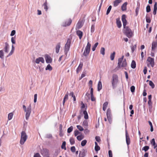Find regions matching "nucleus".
<instances>
[{
	"label": "nucleus",
	"instance_id": "1",
	"mask_svg": "<svg viewBox=\"0 0 157 157\" xmlns=\"http://www.w3.org/2000/svg\"><path fill=\"white\" fill-rule=\"evenodd\" d=\"M22 107L24 110L25 112V118L27 120H28L29 118V117L30 116L31 110L32 108L31 104H30L29 106L26 108V106L23 105L22 106Z\"/></svg>",
	"mask_w": 157,
	"mask_h": 157
},
{
	"label": "nucleus",
	"instance_id": "2",
	"mask_svg": "<svg viewBox=\"0 0 157 157\" xmlns=\"http://www.w3.org/2000/svg\"><path fill=\"white\" fill-rule=\"evenodd\" d=\"M124 57V56H123L121 58H119L118 59L117 67L119 68L121 67H125L127 65L125 59L123 61Z\"/></svg>",
	"mask_w": 157,
	"mask_h": 157
},
{
	"label": "nucleus",
	"instance_id": "3",
	"mask_svg": "<svg viewBox=\"0 0 157 157\" xmlns=\"http://www.w3.org/2000/svg\"><path fill=\"white\" fill-rule=\"evenodd\" d=\"M28 138L27 135L24 131H22L21 134V138L20 143L21 145H23L26 141Z\"/></svg>",
	"mask_w": 157,
	"mask_h": 157
},
{
	"label": "nucleus",
	"instance_id": "4",
	"mask_svg": "<svg viewBox=\"0 0 157 157\" xmlns=\"http://www.w3.org/2000/svg\"><path fill=\"white\" fill-rule=\"evenodd\" d=\"M91 46V44L89 42H88L87 43V44L85 48L84 52L83 53V56L86 57L89 54Z\"/></svg>",
	"mask_w": 157,
	"mask_h": 157
},
{
	"label": "nucleus",
	"instance_id": "5",
	"mask_svg": "<svg viewBox=\"0 0 157 157\" xmlns=\"http://www.w3.org/2000/svg\"><path fill=\"white\" fill-rule=\"evenodd\" d=\"M15 40H16V37L15 36L14 37H12V38H11V41L12 43V49H11V50L10 51V52L9 54L7 56V57H8L9 56H11L14 52V49H15V48H14V46L13 45V44H15V43H16Z\"/></svg>",
	"mask_w": 157,
	"mask_h": 157
},
{
	"label": "nucleus",
	"instance_id": "6",
	"mask_svg": "<svg viewBox=\"0 0 157 157\" xmlns=\"http://www.w3.org/2000/svg\"><path fill=\"white\" fill-rule=\"evenodd\" d=\"M118 82L117 76L116 75H113L112 77V86L113 89H114L116 86Z\"/></svg>",
	"mask_w": 157,
	"mask_h": 157
},
{
	"label": "nucleus",
	"instance_id": "7",
	"mask_svg": "<svg viewBox=\"0 0 157 157\" xmlns=\"http://www.w3.org/2000/svg\"><path fill=\"white\" fill-rule=\"evenodd\" d=\"M71 44V40L70 39H68L66 43L64 46V52L66 54H67L69 50Z\"/></svg>",
	"mask_w": 157,
	"mask_h": 157
},
{
	"label": "nucleus",
	"instance_id": "8",
	"mask_svg": "<svg viewBox=\"0 0 157 157\" xmlns=\"http://www.w3.org/2000/svg\"><path fill=\"white\" fill-rule=\"evenodd\" d=\"M124 28V33L126 36L129 38L132 37V33L131 29L128 27H126Z\"/></svg>",
	"mask_w": 157,
	"mask_h": 157
},
{
	"label": "nucleus",
	"instance_id": "9",
	"mask_svg": "<svg viewBox=\"0 0 157 157\" xmlns=\"http://www.w3.org/2000/svg\"><path fill=\"white\" fill-rule=\"evenodd\" d=\"M72 22V20L71 19H69L67 21L63 22L62 24V26L63 27H66L70 25Z\"/></svg>",
	"mask_w": 157,
	"mask_h": 157
},
{
	"label": "nucleus",
	"instance_id": "10",
	"mask_svg": "<svg viewBox=\"0 0 157 157\" xmlns=\"http://www.w3.org/2000/svg\"><path fill=\"white\" fill-rule=\"evenodd\" d=\"M147 61L150 64L152 67H153L154 66L155 62L154 59L150 57H148L147 58Z\"/></svg>",
	"mask_w": 157,
	"mask_h": 157
},
{
	"label": "nucleus",
	"instance_id": "11",
	"mask_svg": "<svg viewBox=\"0 0 157 157\" xmlns=\"http://www.w3.org/2000/svg\"><path fill=\"white\" fill-rule=\"evenodd\" d=\"M122 21L123 23V26L124 28H125L126 25H127V21L126 19V15L125 14H123L122 16Z\"/></svg>",
	"mask_w": 157,
	"mask_h": 157
},
{
	"label": "nucleus",
	"instance_id": "12",
	"mask_svg": "<svg viewBox=\"0 0 157 157\" xmlns=\"http://www.w3.org/2000/svg\"><path fill=\"white\" fill-rule=\"evenodd\" d=\"M41 153L44 156H48V151L46 149H43L41 151Z\"/></svg>",
	"mask_w": 157,
	"mask_h": 157
},
{
	"label": "nucleus",
	"instance_id": "13",
	"mask_svg": "<svg viewBox=\"0 0 157 157\" xmlns=\"http://www.w3.org/2000/svg\"><path fill=\"white\" fill-rule=\"evenodd\" d=\"M40 62H41L42 63H44V60L43 57H40L36 59L35 62L37 64L39 63Z\"/></svg>",
	"mask_w": 157,
	"mask_h": 157
},
{
	"label": "nucleus",
	"instance_id": "14",
	"mask_svg": "<svg viewBox=\"0 0 157 157\" xmlns=\"http://www.w3.org/2000/svg\"><path fill=\"white\" fill-rule=\"evenodd\" d=\"M126 140V143L128 145H129L130 143V140L129 136L127 131L125 132Z\"/></svg>",
	"mask_w": 157,
	"mask_h": 157
},
{
	"label": "nucleus",
	"instance_id": "15",
	"mask_svg": "<svg viewBox=\"0 0 157 157\" xmlns=\"http://www.w3.org/2000/svg\"><path fill=\"white\" fill-rule=\"evenodd\" d=\"M46 62L47 63H51L52 62L51 58L48 55H46L45 57Z\"/></svg>",
	"mask_w": 157,
	"mask_h": 157
},
{
	"label": "nucleus",
	"instance_id": "16",
	"mask_svg": "<svg viewBox=\"0 0 157 157\" xmlns=\"http://www.w3.org/2000/svg\"><path fill=\"white\" fill-rule=\"evenodd\" d=\"M157 47V41H153L152 43L151 49L154 51Z\"/></svg>",
	"mask_w": 157,
	"mask_h": 157
},
{
	"label": "nucleus",
	"instance_id": "17",
	"mask_svg": "<svg viewBox=\"0 0 157 157\" xmlns=\"http://www.w3.org/2000/svg\"><path fill=\"white\" fill-rule=\"evenodd\" d=\"M10 46L9 44L7 42L5 43V47L4 48V51L6 53H8L9 51Z\"/></svg>",
	"mask_w": 157,
	"mask_h": 157
},
{
	"label": "nucleus",
	"instance_id": "18",
	"mask_svg": "<svg viewBox=\"0 0 157 157\" xmlns=\"http://www.w3.org/2000/svg\"><path fill=\"white\" fill-rule=\"evenodd\" d=\"M86 151L84 149H83L82 150L80 151L79 157H84L85 156L86 154Z\"/></svg>",
	"mask_w": 157,
	"mask_h": 157
},
{
	"label": "nucleus",
	"instance_id": "19",
	"mask_svg": "<svg viewBox=\"0 0 157 157\" xmlns=\"http://www.w3.org/2000/svg\"><path fill=\"white\" fill-rule=\"evenodd\" d=\"M148 109L149 110V111L150 112H151L152 111V103L151 100H148Z\"/></svg>",
	"mask_w": 157,
	"mask_h": 157
},
{
	"label": "nucleus",
	"instance_id": "20",
	"mask_svg": "<svg viewBox=\"0 0 157 157\" xmlns=\"http://www.w3.org/2000/svg\"><path fill=\"white\" fill-rule=\"evenodd\" d=\"M76 34L78 36L80 39H81L83 35L82 32L79 30H77L76 31Z\"/></svg>",
	"mask_w": 157,
	"mask_h": 157
},
{
	"label": "nucleus",
	"instance_id": "21",
	"mask_svg": "<svg viewBox=\"0 0 157 157\" xmlns=\"http://www.w3.org/2000/svg\"><path fill=\"white\" fill-rule=\"evenodd\" d=\"M128 4L127 2H124L121 6V9L123 11H125L127 9V5Z\"/></svg>",
	"mask_w": 157,
	"mask_h": 157
},
{
	"label": "nucleus",
	"instance_id": "22",
	"mask_svg": "<svg viewBox=\"0 0 157 157\" xmlns=\"http://www.w3.org/2000/svg\"><path fill=\"white\" fill-rule=\"evenodd\" d=\"M81 112H82L83 114H84V118L86 119H87L88 118V116L87 113V111L86 110H81Z\"/></svg>",
	"mask_w": 157,
	"mask_h": 157
},
{
	"label": "nucleus",
	"instance_id": "23",
	"mask_svg": "<svg viewBox=\"0 0 157 157\" xmlns=\"http://www.w3.org/2000/svg\"><path fill=\"white\" fill-rule=\"evenodd\" d=\"M83 25V23L82 21H79L76 25V28L79 29L82 27Z\"/></svg>",
	"mask_w": 157,
	"mask_h": 157
},
{
	"label": "nucleus",
	"instance_id": "24",
	"mask_svg": "<svg viewBox=\"0 0 157 157\" xmlns=\"http://www.w3.org/2000/svg\"><path fill=\"white\" fill-rule=\"evenodd\" d=\"M68 92H67V93L65 94L64 97V98L63 101V105H64V103H65V101L68 100Z\"/></svg>",
	"mask_w": 157,
	"mask_h": 157
},
{
	"label": "nucleus",
	"instance_id": "25",
	"mask_svg": "<svg viewBox=\"0 0 157 157\" xmlns=\"http://www.w3.org/2000/svg\"><path fill=\"white\" fill-rule=\"evenodd\" d=\"M60 47V43H59L57 44L56 47V52L57 53H58L59 52Z\"/></svg>",
	"mask_w": 157,
	"mask_h": 157
},
{
	"label": "nucleus",
	"instance_id": "26",
	"mask_svg": "<svg viewBox=\"0 0 157 157\" xmlns=\"http://www.w3.org/2000/svg\"><path fill=\"white\" fill-rule=\"evenodd\" d=\"M102 88V85L101 82V81H99L98 84V91H100Z\"/></svg>",
	"mask_w": 157,
	"mask_h": 157
},
{
	"label": "nucleus",
	"instance_id": "27",
	"mask_svg": "<svg viewBox=\"0 0 157 157\" xmlns=\"http://www.w3.org/2000/svg\"><path fill=\"white\" fill-rule=\"evenodd\" d=\"M157 3L156 2H155V4L154 6V10L153 11V14L155 15L156 13V11L157 10Z\"/></svg>",
	"mask_w": 157,
	"mask_h": 157
},
{
	"label": "nucleus",
	"instance_id": "28",
	"mask_svg": "<svg viewBox=\"0 0 157 157\" xmlns=\"http://www.w3.org/2000/svg\"><path fill=\"white\" fill-rule=\"evenodd\" d=\"M151 144L153 145L154 149L157 147V144L155 143V140L154 138L152 139L151 141Z\"/></svg>",
	"mask_w": 157,
	"mask_h": 157
},
{
	"label": "nucleus",
	"instance_id": "29",
	"mask_svg": "<svg viewBox=\"0 0 157 157\" xmlns=\"http://www.w3.org/2000/svg\"><path fill=\"white\" fill-rule=\"evenodd\" d=\"M121 2V0H116L113 2V6L114 7L117 6Z\"/></svg>",
	"mask_w": 157,
	"mask_h": 157
},
{
	"label": "nucleus",
	"instance_id": "30",
	"mask_svg": "<svg viewBox=\"0 0 157 157\" xmlns=\"http://www.w3.org/2000/svg\"><path fill=\"white\" fill-rule=\"evenodd\" d=\"M82 66H83L82 63L81 62L80 63L78 67L77 68V71H76V72H77V73H78L79 71L81 70L82 67Z\"/></svg>",
	"mask_w": 157,
	"mask_h": 157
},
{
	"label": "nucleus",
	"instance_id": "31",
	"mask_svg": "<svg viewBox=\"0 0 157 157\" xmlns=\"http://www.w3.org/2000/svg\"><path fill=\"white\" fill-rule=\"evenodd\" d=\"M116 23L117 27L120 28L121 26V21L118 18L116 19Z\"/></svg>",
	"mask_w": 157,
	"mask_h": 157
},
{
	"label": "nucleus",
	"instance_id": "32",
	"mask_svg": "<svg viewBox=\"0 0 157 157\" xmlns=\"http://www.w3.org/2000/svg\"><path fill=\"white\" fill-rule=\"evenodd\" d=\"M108 104V102H105L103 104V111H105L106 110Z\"/></svg>",
	"mask_w": 157,
	"mask_h": 157
},
{
	"label": "nucleus",
	"instance_id": "33",
	"mask_svg": "<svg viewBox=\"0 0 157 157\" xmlns=\"http://www.w3.org/2000/svg\"><path fill=\"white\" fill-rule=\"evenodd\" d=\"M131 67L133 68L134 69L136 67V63L135 61L133 60L131 63Z\"/></svg>",
	"mask_w": 157,
	"mask_h": 157
},
{
	"label": "nucleus",
	"instance_id": "34",
	"mask_svg": "<svg viewBox=\"0 0 157 157\" xmlns=\"http://www.w3.org/2000/svg\"><path fill=\"white\" fill-rule=\"evenodd\" d=\"M43 6H44V8L46 11H47L48 9V7L47 6V0H46L44 3L43 5Z\"/></svg>",
	"mask_w": 157,
	"mask_h": 157
},
{
	"label": "nucleus",
	"instance_id": "35",
	"mask_svg": "<svg viewBox=\"0 0 157 157\" xmlns=\"http://www.w3.org/2000/svg\"><path fill=\"white\" fill-rule=\"evenodd\" d=\"M110 110L108 109L107 111V116L108 119L109 121V119L110 118Z\"/></svg>",
	"mask_w": 157,
	"mask_h": 157
},
{
	"label": "nucleus",
	"instance_id": "36",
	"mask_svg": "<svg viewBox=\"0 0 157 157\" xmlns=\"http://www.w3.org/2000/svg\"><path fill=\"white\" fill-rule=\"evenodd\" d=\"M13 113H9L8 115V120H11L13 118Z\"/></svg>",
	"mask_w": 157,
	"mask_h": 157
},
{
	"label": "nucleus",
	"instance_id": "37",
	"mask_svg": "<svg viewBox=\"0 0 157 157\" xmlns=\"http://www.w3.org/2000/svg\"><path fill=\"white\" fill-rule=\"evenodd\" d=\"M0 58L2 59H3L4 58V54L3 50L0 51Z\"/></svg>",
	"mask_w": 157,
	"mask_h": 157
},
{
	"label": "nucleus",
	"instance_id": "38",
	"mask_svg": "<svg viewBox=\"0 0 157 157\" xmlns=\"http://www.w3.org/2000/svg\"><path fill=\"white\" fill-rule=\"evenodd\" d=\"M70 96H71L73 98V100L74 101H75L76 100V98L75 95H74V93L73 92H71L70 94Z\"/></svg>",
	"mask_w": 157,
	"mask_h": 157
},
{
	"label": "nucleus",
	"instance_id": "39",
	"mask_svg": "<svg viewBox=\"0 0 157 157\" xmlns=\"http://www.w3.org/2000/svg\"><path fill=\"white\" fill-rule=\"evenodd\" d=\"M45 70H48L49 71H51L52 70V67L50 64H48L46 67Z\"/></svg>",
	"mask_w": 157,
	"mask_h": 157
},
{
	"label": "nucleus",
	"instance_id": "40",
	"mask_svg": "<svg viewBox=\"0 0 157 157\" xmlns=\"http://www.w3.org/2000/svg\"><path fill=\"white\" fill-rule=\"evenodd\" d=\"M84 138V136L82 135H80L78 136L77 137V139L79 141H81V140H82L83 138Z\"/></svg>",
	"mask_w": 157,
	"mask_h": 157
},
{
	"label": "nucleus",
	"instance_id": "41",
	"mask_svg": "<svg viewBox=\"0 0 157 157\" xmlns=\"http://www.w3.org/2000/svg\"><path fill=\"white\" fill-rule=\"evenodd\" d=\"M149 148L148 146H145L143 147L142 148L143 151H144L145 152L147 151Z\"/></svg>",
	"mask_w": 157,
	"mask_h": 157
},
{
	"label": "nucleus",
	"instance_id": "42",
	"mask_svg": "<svg viewBox=\"0 0 157 157\" xmlns=\"http://www.w3.org/2000/svg\"><path fill=\"white\" fill-rule=\"evenodd\" d=\"M98 44V42L96 43L93 46L92 48V50L93 51H94L95 50L96 48L97 47Z\"/></svg>",
	"mask_w": 157,
	"mask_h": 157
},
{
	"label": "nucleus",
	"instance_id": "43",
	"mask_svg": "<svg viewBox=\"0 0 157 157\" xmlns=\"http://www.w3.org/2000/svg\"><path fill=\"white\" fill-rule=\"evenodd\" d=\"M87 140H82L81 143V145L83 147L85 145L86 143H87Z\"/></svg>",
	"mask_w": 157,
	"mask_h": 157
},
{
	"label": "nucleus",
	"instance_id": "44",
	"mask_svg": "<svg viewBox=\"0 0 157 157\" xmlns=\"http://www.w3.org/2000/svg\"><path fill=\"white\" fill-rule=\"evenodd\" d=\"M115 54V52H113L112 54H111L110 57L111 60H113L114 59Z\"/></svg>",
	"mask_w": 157,
	"mask_h": 157
},
{
	"label": "nucleus",
	"instance_id": "45",
	"mask_svg": "<svg viewBox=\"0 0 157 157\" xmlns=\"http://www.w3.org/2000/svg\"><path fill=\"white\" fill-rule=\"evenodd\" d=\"M61 148L62 149H64L65 150H66V142L65 141L63 142L61 146Z\"/></svg>",
	"mask_w": 157,
	"mask_h": 157
},
{
	"label": "nucleus",
	"instance_id": "46",
	"mask_svg": "<svg viewBox=\"0 0 157 157\" xmlns=\"http://www.w3.org/2000/svg\"><path fill=\"white\" fill-rule=\"evenodd\" d=\"M70 144L71 145H73L75 144V141L74 139L72 137H71L70 139Z\"/></svg>",
	"mask_w": 157,
	"mask_h": 157
},
{
	"label": "nucleus",
	"instance_id": "47",
	"mask_svg": "<svg viewBox=\"0 0 157 157\" xmlns=\"http://www.w3.org/2000/svg\"><path fill=\"white\" fill-rule=\"evenodd\" d=\"M148 122L150 125V131L151 132H152L153 131V128L152 124V123L150 121H149Z\"/></svg>",
	"mask_w": 157,
	"mask_h": 157
},
{
	"label": "nucleus",
	"instance_id": "48",
	"mask_svg": "<svg viewBox=\"0 0 157 157\" xmlns=\"http://www.w3.org/2000/svg\"><path fill=\"white\" fill-rule=\"evenodd\" d=\"M105 49L104 48L102 47L101 48L100 50V53L102 54V55H105Z\"/></svg>",
	"mask_w": 157,
	"mask_h": 157
},
{
	"label": "nucleus",
	"instance_id": "49",
	"mask_svg": "<svg viewBox=\"0 0 157 157\" xmlns=\"http://www.w3.org/2000/svg\"><path fill=\"white\" fill-rule=\"evenodd\" d=\"M149 85L152 88H154L155 87V85L151 81H149Z\"/></svg>",
	"mask_w": 157,
	"mask_h": 157
},
{
	"label": "nucleus",
	"instance_id": "50",
	"mask_svg": "<svg viewBox=\"0 0 157 157\" xmlns=\"http://www.w3.org/2000/svg\"><path fill=\"white\" fill-rule=\"evenodd\" d=\"M136 44H135L131 46V50L132 52H133L134 50L136 48Z\"/></svg>",
	"mask_w": 157,
	"mask_h": 157
},
{
	"label": "nucleus",
	"instance_id": "51",
	"mask_svg": "<svg viewBox=\"0 0 157 157\" xmlns=\"http://www.w3.org/2000/svg\"><path fill=\"white\" fill-rule=\"evenodd\" d=\"M73 128L72 126H71L69 128H68L67 130V132L69 133L71 132L72 131V130H73Z\"/></svg>",
	"mask_w": 157,
	"mask_h": 157
},
{
	"label": "nucleus",
	"instance_id": "52",
	"mask_svg": "<svg viewBox=\"0 0 157 157\" xmlns=\"http://www.w3.org/2000/svg\"><path fill=\"white\" fill-rule=\"evenodd\" d=\"M111 8H112V6H110L108 8V9L107 10L106 13V15H108L109 14V12L111 9Z\"/></svg>",
	"mask_w": 157,
	"mask_h": 157
},
{
	"label": "nucleus",
	"instance_id": "53",
	"mask_svg": "<svg viewBox=\"0 0 157 157\" xmlns=\"http://www.w3.org/2000/svg\"><path fill=\"white\" fill-rule=\"evenodd\" d=\"M151 11V8L150 6L148 5L146 7V12L147 13Z\"/></svg>",
	"mask_w": 157,
	"mask_h": 157
},
{
	"label": "nucleus",
	"instance_id": "54",
	"mask_svg": "<svg viewBox=\"0 0 157 157\" xmlns=\"http://www.w3.org/2000/svg\"><path fill=\"white\" fill-rule=\"evenodd\" d=\"M77 127L80 131H82L84 130L83 128L80 125H78L77 126Z\"/></svg>",
	"mask_w": 157,
	"mask_h": 157
},
{
	"label": "nucleus",
	"instance_id": "55",
	"mask_svg": "<svg viewBox=\"0 0 157 157\" xmlns=\"http://www.w3.org/2000/svg\"><path fill=\"white\" fill-rule=\"evenodd\" d=\"M146 22L148 23H150L151 22V19L149 17H148L147 16L146 17Z\"/></svg>",
	"mask_w": 157,
	"mask_h": 157
},
{
	"label": "nucleus",
	"instance_id": "56",
	"mask_svg": "<svg viewBox=\"0 0 157 157\" xmlns=\"http://www.w3.org/2000/svg\"><path fill=\"white\" fill-rule=\"evenodd\" d=\"M131 91L133 93L134 92L135 90V87L133 86H132L130 87Z\"/></svg>",
	"mask_w": 157,
	"mask_h": 157
},
{
	"label": "nucleus",
	"instance_id": "57",
	"mask_svg": "<svg viewBox=\"0 0 157 157\" xmlns=\"http://www.w3.org/2000/svg\"><path fill=\"white\" fill-rule=\"evenodd\" d=\"M83 126H87L88 125V122L86 121H84L83 122Z\"/></svg>",
	"mask_w": 157,
	"mask_h": 157
},
{
	"label": "nucleus",
	"instance_id": "58",
	"mask_svg": "<svg viewBox=\"0 0 157 157\" xmlns=\"http://www.w3.org/2000/svg\"><path fill=\"white\" fill-rule=\"evenodd\" d=\"M95 139L97 141L99 142L101 141L100 138L99 136H96L95 137Z\"/></svg>",
	"mask_w": 157,
	"mask_h": 157
},
{
	"label": "nucleus",
	"instance_id": "59",
	"mask_svg": "<svg viewBox=\"0 0 157 157\" xmlns=\"http://www.w3.org/2000/svg\"><path fill=\"white\" fill-rule=\"evenodd\" d=\"M46 137L48 138H52V135L51 134H47L46 135Z\"/></svg>",
	"mask_w": 157,
	"mask_h": 157
},
{
	"label": "nucleus",
	"instance_id": "60",
	"mask_svg": "<svg viewBox=\"0 0 157 157\" xmlns=\"http://www.w3.org/2000/svg\"><path fill=\"white\" fill-rule=\"evenodd\" d=\"M95 150L96 151H99L100 149V147L99 146H96L95 147Z\"/></svg>",
	"mask_w": 157,
	"mask_h": 157
},
{
	"label": "nucleus",
	"instance_id": "61",
	"mask_svg": "<svg viewBox=\"0 0 157 157\" xmlns=\"http://www.w3.org/2000/svg\"><path fill=\"white\" fill-rule=\"evenodd\" d=\"M139 7H137L135 10V12H136V16H137L138 15V12H139Z\"/></svg>",
	"mask_w": 157,
	"mask_h": 157
},
{
	"label": "nucleus",
	"instance_id": "62",
	"mask_svg": "<svg viewBox=\"0 0 157 157\" xmlns=\"http://www.w3.org/2000/svg\"><path fill=\"white\" fill-rule=\"evenodd\" d=\"M71 150L73 152H74L75 151V146H72L71 147Z\"/></svg>",
	"mask_w": 157,
	"mask_h": 157
},
{
	"label": "nucleus",
	"instance_id": "63",
	"mask_svg": "<svg viewBox=\"0 0 157 157\" xmlns=\"http://www.w3.org/2000/svg\"><path fill=\"white\" fill-rule=\"evenodd\" d=\"M80 132L77 130H75L74 132V135L75 136H76L77 135L79 134Z\"/></svg>",
	"mask_w": 157,
	"mask_h": 157
},
{
	"label": "nucleus",
	"instance_id": "64",
	"mask_svg": "<svg viewBox=\"0 0 157 157\" xmlns=\"http://www.w3.org/2000/svg\"><path fill=\"white\" fill-rule=\"evenodd\" d=\"M16 33V31L15 30H13L11 31V33L10 34V35L11 36H14Z\"/></svg>",
	"mask_w": 157,
	"mask_h": 157
}]
</instances>
